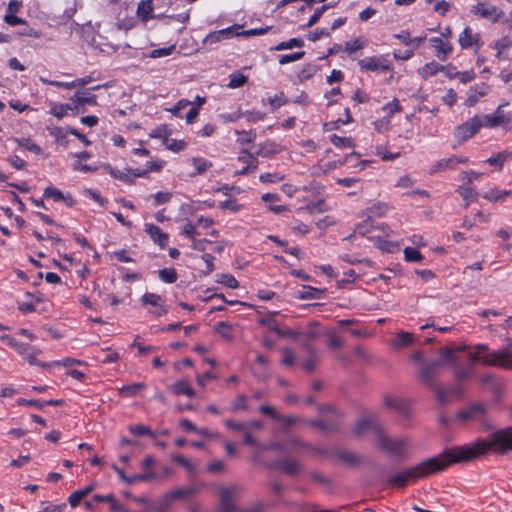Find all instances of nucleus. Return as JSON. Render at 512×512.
I'll return each mask as SVG.
<instances>
[{
  "label": "nucleus",
  "instance_id": "obj_18",
  "mask_svg": "<svg viewBox=\"0 0 512 512\" xmlns=\"http://www.w3.org/2000/svg\"><path fill=\"white\" fill-rule=\"evenodd\" d=\"M215 512H237L236 504L232 500V491L229 488H221L219 505Z\"/></svg>",
  "mask_w": 512,
  "mask_h": 512
},
{
  "label": "nucleus",
  "instance_id": "obj_22",
  "mask_svg": "<svg viewBox=\"0 0 512 512\" xmlns=\"http://www.w3.org/2000/svg\"><path fill=\"white\" fill-rule=\"evenodd\" d=\"M490 91V87L482 83L480 86L475 85L470 87L467 93V99L465 100V105L468 107H473L479 100L480 97L487 95Z\"/></svg>",
  "mask_w": 512,
  "mask_h": 512
},
{
  "label": "nucleus",
  "instance_id": "obj_31",
  "mask_svg": "<svg viewBox=\"0 0 512 512\" xmlns=\"http://www.w3.org/2000/svg\"><path fill=\"white\" fill-rule=\"evenodd\" d=\"M146 388L145 383L143 382H135L129 385H125L119 389V393L121 396L124 397H134L136 396L140 391L144 390Z\"/></svg>",
  "mask_w": 512,
  "mask_h": 512
},
{
  "label": "nucleus",
  "instance_id": "obj_54",
  "mask_svg": "<svg viewBox=\"0 0 512 512\" xmlns=\"http://www.w3.org/2000/svg\"><path fill=\"white\" fill-rule=\"evenodd\" d=\"M304 56H305V52L304 51H298V52H294V53H291V54L281 55L279 57L278 62H279L280 65H285V64H288V63H291V62L298 61V60L302 59Z\"/></svg>",
  "mask_w": 512,
  "mask_h": 512
},
{
  "label": "nucleus",
  "instance_id": "obj_60",
  "mask_svg": "<svg viewBox=\"0 0 512 512\" xmlns=\"http://www.w3.org/2000/svg\"><path fill=\"white\" fill-rule=\"evenodd\" d=\"M218 206L221 210H230L234 213L239 212L242 208V205L237 203L234 199L221 201Z\"/></svg>",
  "mask_w": 512,
  "mask_h": 512
},
{
  "label": "nucleus",
  "instance_id": "obj_7",
  "mask_svg": "<svg viewBox=\"0 0 512 512\" xmlns=\"http://www.w3.org/2000/svg\"><path fill=\"white\" fill-rule=\"evenodd\" d=\"M358 66L362 72L375 71H391L393 67L391 63L383 56H371L358 60Z\"/></svg>",
  "mask_w": 512,
  "mask_h": 512
},
{
  "label": "nucleus",
  "instance_id": "obj_42",
  "mask_svg": "<svg viewBox=\"0 0 512 512\" xmlns=\"http://www.w3.org/2000/svg\"><path fill=\"white\" fill-rule=\"evenodd\" d=\"M474 349L475 352L468 355L471 366L477 362L482 364L483 355L489 351V346L487 344H477Z\"/></svg>",
  "mask_w": 512,
  "mask_h": 512
},
{
  "label": "nucleus",
  "instance_id": "obj_41",
  "mask_svg": "<svg viewBox=\"0 0 512 512\" xmlns=\"http://www.w3.org/2000/svg\"><path fill=\"white\" fill-rule=\"evenodd\" d=\"M128 430L135 436H149L152 439H155L157 435L150 427L142 424L131 425L128 427Z\"/></svg>",
  "mask_w": 512,
  "mask_h": 512
},
{
  "label": "nucleus",
  "instance_id": "obj_51",
  "mask_svg": "<svg viewBox=\"0 0 512 512\" xmlns=\"http://www.w3.org/2000/svg\"><path fill=\"white\" fill-rule=\"evenodd\" d=\"M423 258V255L416 248L406 247L404 249V259L407 262H420Z\"/></svg>",
  "mask_w": 512,
  "mask_h": 512
},
{
  "label": "nucleus",
  "instance_id": "obj_45",
  "mask_svg": "<svg viewBox=\"0 0 512 512\" xmlns=\"http://www.w3.org/2000/svg\"><path fill=\"white\" fill-rule=\"evenodd\" d=\"M159 278L164 283L172 284L178 279L177 271L174 268H163L158 272Z\"/></svg>",
  "mask_w": 512,
  "mask_h": 512
},
{
  "label": "nucleus",
  "instance_id": "obj_48",
  "mask_svg": "<svg viewBox=\"0 0 512 512\" xmlns=\"http://www.w3.org/2000/svg\"><path fill=\"white\" fill-rule=\"evenodd\" d=\"M247 81H248L247 76H245L242 73L235 72L230 75V81H229L228 87L233 88V89L240 88V87L244 86L247 83Z\"/></svg>",
  "mask_w": 512,
  "mask_h": 512
},
{
  "label": "nucleus",
  "instance_id": "obj_26",
  "mask_svg": "<svg viewBox=\"0 0 512 512\" xmlns=\"http://www.w3.org/2000/svg\"><path fill=\"white\" fill-rule=\"evenodd\" d=\"M475 13L480 15L482 18L490 19L492 22H497L504 14V12L498 9L496 6L491 7H482L481 4H478L476 7Z\"/></svg>",
  "mask_w": 512,
  "mask_h": 512
},
{
  "label": "nucleus",
  "instance_id": "obj_4",
  "mask_svg": "<svg viewBox=\"0 0 512 512\" xmlns=\"http://www.w3.org/2000/svg\"><path fill=\"white\" fill-rule=\"evenodd\" d=\"M482 364L500 368H512V350L503 347L497 351H488L483 355Z\"/></svg>",
  "mask_w": 512,
  "mask_h": 512
},
{
  "label": "nucleus",
  "instance_id": "obj_56",
  "mask_svg": "<svg viewBox=\"0 0 512 512\" xmlns=\"http://www.w3.org/2000/svg\"><path fill=\"white\" fill-rule=\"evenodd\" d=\"M389 207L386 203L383 202H377L373 204L371 207L368 208V211L371 215L375 217H382L386 214Z\"/></svg>",
  "mask_w": 512,
  "mask_h": 512
},
{
  "label": "nucleus",
  "instance_id": "obj_8",
  "mask_svg": "<svg viewBox=\"0 0 512 512\" xmlns=\"http://www.w3.org/2000/svg\"><path fill=\"white\" fill-rule=\"evenodd\" d=\"M372 430L374 432L375 437L377 438V431L383 430L379 423V418L377 414L372 413L368 417L359 418L354 426L353 433L356 436L363 435L366 431Z\"/></svg>",
  "mask_w": 512,
  "mask_h": 512
},
{
  "label": "nucleus",
  "instance_id": "obj_28",
  "mask_svg": "<svg viewBox=\"0 0 512 512\" xmlns=\"http://www.w3.org/2000/svg\"><path fill=\"white\" fill-rule=\"evenodd\" d=\"M153 0H142L137 6V16L143 20L147 21L153 18Z\"/></svg>",
  "mask_w": 512,
  "mask_h": 512
},
{
  "label": "nucleus",
  "instance_id": "obj_57",
  "mask_svg": "<svg viewBox=\"0 0 512 512\" xmlns=\"http://www.w3.org/2000/svg\"><path fill=\"white\" fill-rule=\"evenodd\" d=\"M284 93L280 92L279 95H275L274 97H269L268 102L271 108V111H275L281 106L287 104L289 100L287 98H283Z\"/></svg>",
  "mask_w": 512,
  "mask_h": 512
},
{
  "label": "nucleus",
  "instance_id": "obj_50",
  "mask_svg": "<svg viewBox=\"0 0 512 512\" xmlns=\"http://www.w3.org/2000/svg\"><path fill=\"white\" fill-rule=\"evenodd\" d=\"M316 71V66L308 63L303 66L301 71L298 73L297 77L299 81L303 83L310 79L316 73Z\"/></svg>",
  "mask_w": 512,
  "mask_h": 512
},
{
  "label": "nucleus",
  "instance_id": "obj_38",
  "mask_svg": "<svg viewBox=\"0 0 512 512\" xmlns=\"http://www.w3.org/2000/svg\"><path fill=\"white\" fill-rule=\"evenodd\" d=\"M368 45L367 39L357 37L353 41L345 42L344 51L349 55L355 53L358 50L365 48Z\"/></svg>",
  "mask_w": 512,
  "mask_h": 512
},
{
  "label": "nucleus",
  "instance_id": "obj_9",
  "mask_svg": "<svg viewBox=\"0 0 512 512\" xmlns=\"http://www.w3.org/2000/svg\"><path fill=\"white\" fill-rule=\"evenodd\" d=\"M384 403L386 407L397 411L401 418L409 420L412 415L411 402L404 398H394L392 396H385Z\"/></svg>",
  "mask_w": 512,
  "mask_h": 512
},
{
  "label": "nucleus",
  "instance_id": "obj_30",
  "mask_svg": "<svg viewBox=\"0 0 512 512\" xmlns=\"http://www.w3.org/2000/svg\"><path fill=\"white\" fill-rule=\"evenodd\" d=\"M441 357L438 359H434L435 361H440V367H442L444 364H452L457 365V357L455 355V350L453 348L449 347H442L440 349Z\"/></svg>",
  "mask_w": 512,
  "mask_h": 512
},
{
  "label": "nucleus",
  "instance_id": "obj_6",
  "mask_svg": "<svg viewBox=\"0 0 512 512\" xmlns=\"http://www.w3.org/2000/svg\"><path fill=\"white\" fill-rule=\"evenodd\" d=\"M270 331L277 334L280 338H289L292 340L302 339L303 343H308L311 339L317 337V333L315 331L309 329H301V328H287L282 329L278 325H273L270 327Z\"/></svg>",
  "mask_w": 512,
  "mask_h": 512
},
{
  "label": "nucleus",
  "instance_id": "obj_35",
  "mask_svg": "<svg viewBox=\"0 0 512 512\" xmlns=\"http://www.w3.org/2000/svg\"><path fill=\"white\" fill-rule=\"evenodd\" d=\"M192 164L195 167V172L191 173V177L201 175L213 166L212 162L202 157H193Z\"/></svg>",
  "mask_w": 512,
  "mask_h": 512
},
{
  "label": "nucleus",
  "instance_id": "obj_59",
  "mask_svg": "<svg viewBox=\"0 0 512 512\" xmlns=\"http://www.w3.org/2000/svg\"><path fill=\"white\" fill-rule=\"evenodd\" d=\"M68 108H70L68 105L54 103L49 110V114L55 116L58 119H62L67 115Z\"/></svg>",
  "mask_w": 512,
  "mask_h": 512
},
{
  "label": "nucleus",
  "instance_id": "obj_52",
  "mask_svg": "<svg viewBox=\"0 0 512 512\" xmlns=\"http://www.w3.org/2000/svg\"><path fill=\"white\" fill-rule=\"evenodd\" d=\"M473 373V367L468 365L466 367H457L454 369V378L457 382H461L468 378Z\"/></svg>",
  "mask_w": 512,
  "mask_h": 512
},
{
  "label": "nucleus",
  "instance_id": "obj_39",
  "mask_svg": "<svg viewBox=\"0 0 512 512\" xmlns=\"http://www.w3.org/2000/svg\"><path fill=\"white\" fill-rule=\"evenodd\" d=\"M71 100L77 101L78 105H81V108H85V105L95 106L98 104L97 96L95 94H89L88 96H83L80 91H76L74 95L71 97Z\"/></svg>",
  "mask_w": 512,
  "mask_h": 512
},
{
  "label": "nucleus",
  "instance_id": "obj_25",
  "mask_svg": "<svg viewBox=\"0 0 512 512\" xmlns=\"http://www.w3.org/2000/svg\"><path fill=\"white\" fill-rule=\"evenodd\" d=\"M512 160V151L504 150L502 152H498L493 154L491 157L487 158L484 163H488L491 166L495 167L497 170H502L505 162Z\"/></svg>",
  "mask_w": 512,
  "mask_h": 512
},
{
  "label": "nucleus",
  "instance_id": "obj_20",
  "mask_svg": "<svg viewBox=\"0 0 512 512\" xmlns=\"http://www.w3.org/2000/svg\"><path fill=\"white\" fill-rule=\"evenodd\" d=\"M237 27H238L237 25H233L231 27H227V28L209 33L204 38V44L213 45V44H216L224 39L232 38L235 35L234 29Z\"/></svg>",
  "mask_w": 512,
  "mask_h": 512
},
{
  "label": "nucleus",
  "instance_id": "obj_63",
  "mask_svg": "<svg viewBox=\"0 0 512 512\" xmlns=\"http://www.w3.org/2000/svg\"><path fill=\"white\" fill-rule=\"evenodd\" d=\"M151 197L154 199V206H158L168 203L171 200L172 194L170 192L159 191Z\"/></svg>",
  "mask_w": 512,
  "mask_h": 512
},
{
  "label": "nucleus",
  "instance_id": "obj_19",
  "mask_svg": "<svg viewBox=\"0 0 512 512\" xmlns=\"http://www.w3.org/2000/svg\"><path fill=\"white\" fill-rule=\"evenodd\" d=\"M104 169L113 177L114 179L120 180L128 185L135 184V178L137 176L134 175V170L128 168L126 171H121L119 169L113 168L111 165L107 164L104 166Z\"/></svg>",
  "mask_w": 512,
  "mask_h": 512
},
{
  "label": "nucleus",
  "instance_id": "obj_5",
  "mask_svg": "<svg viewBox=\"0 0 512 512\" xmlns=\"http://www.w3.org/2000/svg\"><path fill=\"white\" fill-rule=\"evenodd\" d=\"M483 126V121L480 116L475 115L474 117L468 119L461 125H458L454 130V137L457 140L458 144H462L466 142L468 139L472 138Z\"/></svg>",
  "mask_w": 512,
  "mask_h": 512
},
{
  "label": "nucleus",
  "instance_id": "obj_47",
  "mask_svg": "<svg viewBox=\"0 0 512 512\" xmlns=\"http://www.w3.org/2000/svg\"><path fill=\"white\" fill-rule=\"evenodd\" d=\"M217 282L220 283V284H223L225 285L226 287L228 288H231V289H236L239 287V282L237 281V279L231 275V274H227V273H222V274H218L217 275Z\"/></svg>",
  "mask_w": 512,
  "mask_h": 512
},
{
  "label": "nucleus",
  "instance_id": "obj_55",
  "mask_svg": "<svg viewBox=\"0 0 512 512\" xmlns=\"http://www.w3.org/2000/svg\"><path fill=\"white\" fill-rule=\"evenodd\" d=\"M232 325L229 322L221 321L217 324L215 331L220 334L223 338L230 340Z\"/></svg>",
  "mask_w": 512,
  "mask_h": 512
},
{
  "label": "nucleus",
  "instance_id": "obj_14",
  "mask_svg": "<svg viewBox=\"0 0 512 512\" xmlns=\"http://www.w3.org/2000/svg\"><path fill=\"white\" fill-rule=\"evenodd\" d=\"M503 106L500 105L492 115H483V126L489 128H495L503 124H507L511 121V117L506 116L503 111Z\"/></svg>",
  "mask_w": 512,
  "mask_h": 512
},
{
  "label": "nucleus",
  "instance_id": "obj_61",
  "mask_svg": "<svg viewBox=\"0 0 512 512\" xmlns=\"http://www.w3.org/2000/svg\"><path fill=\"white\" fill-rule=\"evenodd\" d=\"M165 147L173 152H180L187 147V143L183 140L171 139L164 143Z\"/></svg>",
  "mask_w": 512,
  "mask_h": 512
},
{
  "label": "nucleus",
  "instance_id": "obj_49",
  "mask_svg": "<svg viewBox=\"0 0 512 512\" xmlns=\"http://www.w3.org/2000/svg\"><path fill=\"white\" fill-rule=\"evenodd\" d=\"M171 134V131L167 128L166 125H161L154 130L151 131L149 134L151 138H159L162 139V143L169 142V135Z\"/></svg>",
  "mask_w": 512,
  "mask_h": 512
},
{
  "label": "nucleus",
  "instance_id": "obj_16",
  "mask_svg": "<svg viewBox=\"0 0 512 512\" xmlns=\"http://www.w3.org/2000/svg\"><path fill=\"white\" fill-rule=\"evenodd\" d=\"M269 468H277L283 471L286 475L293 476L297 475L302 468L299 461L291 458H286L275 463L269 464Z\"/></svg>",
  "mask_w": 512,
  "mask_h": 512
},
{
  "label": "nucleus",
  "instance_id": "obj_2",
  "mask_svg": "<svg viewBox=\"0 0 512 512\" xmlns=\"http://www.w3.org/2000/svg\"><path fill=\"white\" fill-rule=\"evenodd\" d=\"M377 442L379 448L391 456L405 458L407 455L408 442L404 438H391L384 430H378Z\"/></svg>",
  "mask_w": 512,
  "mask_h": 512
},
{
  "label": "nucleus",
  "instance_id": "obj_32",
  "mask_svg": "<svg viewBox=\"0 0 512 512\" xmlns=\"http://www.w3.org/2000/svg\"><path fill=\"white\" fill-rule=\"evenodd\" d=\"M304 291L297 296L300 300L320 299L325 293V289H319L308 285H303Z\"/></svg>",
  "mask_w": 512,
  "mask_h": 512
},
{
  "label": "nucleus",
  "instance_id": "obj_21",
  "mask_svg": "<svg viewBox=\"0 0 512 512\" xmlns=\"http://www.w3.org/2000/svg\"><path fill=\"white\" fill-rule=\"evenodd\" d=\"M283 150L284 148L275 141L266 140L258 144V150L256 152V155L264 158H269L282 152Z\"/></svg>",
  "mask_w": 512,
  "mask_h": 512
},
{
  "label": "nucleus",
  "instance_id": "obj_27",
  "mask_svg": "<svg viewBox=\"0 0 512 512\" xmlns=\"http://www.w3.org/2000/svg\"><path fill=\"white\" fill-rule=\"evenodd\" d=\"M455 169V160H453V157L449 158H443L438 161H436L429 170L430 175L437 174L439 172H443L446 170H453Z\"/></svg>",
  "mask_w": 512,
  "mask_h": 512
},
{
  "label": "nucleus",
  "instance_id": "obj_64",
  "mask_svg": "<svg viewBox=\"0 0 512 512\" xmlns=\"http://www.w3.org/2000/svg\"><path fill=\"white\" fill-rule=\"evenodd\" d=\"M383 110L388 113V119L392 117L395 113L401 111V105L399 101L395 98L391 102L384 105Z\"/></svg>",
  "mask_w": 512,
  "mask_h": 512
},
{
  "label": "nucleus",
  "instance_id": "obj_1",
  "mask_svg": "<svg viewBox=\"0 0 512 512\" xmlns=\"http://www.w3.org/2000/svg\"><path fill=\"white\" fill-rule=\"evenodd\" d=\"M490 450L501 455L512 451V426L495 431L490 441L480 439L468 445L445 449L440 454L427 458L415 466L395 472L386 480V486L403 489L409 481L427 478L455 463L472 461Z\"/></svg>",
  "mask_w": 512,
  "mask_h": 512
},
{
  "label": "nucleus",
  "instance_id": "obj_13",
  "mask_svg": "<svg viewBox=\"0 0 512 512\" xmlns=\"http://www.w3.org/2000/svg\"><path fill=\"white\" fill-rule=\"evenodd\" d=\"M196 493V489L194 487L187 488H179L175 490H171L165 494L162 499L161 506L162 508H167L171 505V503L175 500L186 499L189 496H192Z\"/></svg>",
  "mask_w": 512,
  "mask_h": 512
},
{
  "label": "nucleus",
  "instance_id": "obj_33",
  "mask_svg": "<svg viewBox=\"0 0 512 512\" xmlns=\"http://www.w3.org/2000/svg\"><path fill=\"white\" fill-rule=\"evenodd\" d=\"M172 390L176 395H186L190 398L195 396V391L190 387L187 380H180L173 384Z\"/></svg>",
  "mask_w": 512,
  "mask_h": 512
},
{
  "label": "nucleus",
  "instance_id": "obj_17",
  "mask_svg": "<svg viewBox=\"0 0 512 512\" xmlns=\"http://www.w3.org/2000/svg\"><path fill=\"white\" fill-rule=\"evenodd\" d=\"M330 455L336 456L339 460L350 466H357L364 462L363 457L358 454L340 448L330 450Z\"/></svg>",
  "mask_w": 512,
  "mask_h": 512
},
{
  "label": "nucleus",
  "instance_id": "obj_29",
  "mask_svg": "<svg viewBox=\"0 0 512 512\" xmlns=\"http://www.w3.org/2000/svg\"><path fill=\"white\" fill-rule=\"evenodd\" d=\"M446 67L437 63L436 61H431L426 63L422 68L418 70V73L423 79H428L429 77L435 75L440 71H444Z\"/></svg>",
  "mask_w": 512,
  "mask_h": 512
},
{
  "label": "nucleus",
  "instance_id": "obj_15",
  "mask_svg": "<svg viewBox=\"0 0 512 512\" xmlns=\"http://www.w3.org/2000/svg\"><path fill=\"white\" fill-rule=\"evenodd\" d=\"M144 231L150 236L153 242L161 249H165L168 243L169 236L163 232L161 228L153 223H146L144 225Z\"/></svg>",
  "mask_w": 512,
  "mask_h": 512
},
{
  "label": "nucleus",
  "instance_id": "obj_12",
  "mask_svg": "<svg viewBox=\"0 0 512 512\" xmlns=\"http://www.w3.org/2000/svg\"><path fill=\"white\" fill-rule=\"evenodd\" d=\"M143 306H153L154 310L150 311L156 317L164 316L168 313V308L162 304V296L156 293L146 292L140 299Z\"/></svg>",
  "mask_w": 512,
  "mask_h": 512
},
{
  "label": "nucleus",
  "instance_id": "obj_24",
  "mask_svg": "<svg viewBox=\"0 0 512 512\" xmlns=\"http://www.w3.org/2000/svg\"><path fill=\"white\" fill-rule=\"evenodd\" d=\"M480 35L475 34L472 35V30L470 27H465L462 33L459 35L458 43L462 49L471 48L474 44L479 48Z\"/></svg>",
  "mask_w": 512,
  "mask_h": 512
},
{
  "label": "nucleus",
  "instance_id": "obj_3",
  "mask_svg": "<svg viewBox=\"0 0 512 512\" xmlns=\"http://www.w3.org/2000/svg\"><path fill=\"white\" fill-rule=\"evenodd\" d=\"M319 410L321 412H330L331 416L326 420H311L310 425L321 430L322 432H338L341 427V413L329 405L320 406Z\"/></svg>",
  "mask_w": 512,
  "mask_h": 512
},
{
  "label": "nucleus",
  "instance_id": "obj_58",
  "mask_svg": "<svg viewBox=\"0 0 512 512\" xmlns=\"http://www.w3.org/2000/svg\"><path fill=\"white\" fill-rule=\"evenodd\" d=\"M329 8L330 5H322L318 7L313 13V15L309 18L308 22L303 27H312L313 25H315L319 21L323 13L327 11Z\"/></svg>",
  "mask_w": 512,
  "mask_h": 512
},
{
  "label": "nucleus",
  "instance_id": "obj_11",
  "mask_svg": "<svg viewBox=\"0 0 512 512\" xmlns=\"http://www.w3.org/2000/svg\"><path fill=\"white\" fill-rule=\"evenodd\" d=\"M486 413L485 405L481 403H476L468 406L460 410L457 413V419L460 422H468V421H480L484 418Z\"/></svg>",
  "mask_w": 512,
  "mask_h": 512
},
{
  "label": "nucleus",
  "instance_id": "obj_46",
  "mask_svg": "<svg viewBox=\"0 0 512 512\" xmlns=\"http://www.w3.org/2000/svg\"><path fill=\"white\" fill-rule=\"evenodd\" d=\"M43 198L52 199L54 202H61L64 199V194L60 189L48 186L44 189Z\"/></svg>",
  "mask_w": 512,
  "mask_h": 512
},
{
  "label": "nucleus",
  "instance_id": "obj_23",
  "mask_svg": "<svg viewBox=\"0 0 512 512\" xmlns=\"http://www.w3.org/2000/svg\"><path fill=\"white\" fill-rule=\"evenodd\" d=\"M429 43L437 49L436 57L441 61L447 60L449 54L453 51V46L448 42H444L441 37H432L429 39Z\"/></svg>",
  "mask_w": 512,
  "mask_h": 512
},
{
  "label": "nucleus",
  "instance_id": "obj_53",
  "mask_svg": "<svg viewBox=\"0 0 512 512\" xmlns=\"http://www.w3.org/2000/svg\"><path fill=\"white\" fill-rule=\"evenodd\" d=\"M310 478L315 481L316 483L322 485L323 487L327 488L328 490L332 489L333 482L323 474L319 472H310L309 474Z\"/></svg>",
  "mask_w": 512,
  "mask_h": 512
},
{
  "label": "nucleus",
  "instance_id": "obj_37",
  "mask_svg": "<svg viewBox=\"0 0 512 512\" xmlns=\"http://www.w3.org/2000/svg\"><path fill=\"white\" fill-rule=\"evenodd\" d=\"M303 346L306 347L307 349V352H308V357L307 359L303 362V367L307 370V371H313L316 367V364H317V360H318V356H317V352L315 351V349H313L309 342L308 343H303Z\"/></svg>",
  "mask_w": 512,
  "mask_h": 512
},
{
  "label": "nucleus",
  "instance_id": "obj_62",
  "mask_svg": "<svg viewBox=\"0 0 512 512\" xmlns=\"http://www.w3.org/2000/svg\"><path fill=\"white\" fill-rule=\"evenodd\" d=\"M512 45V40L508 36H504L495 42L494 48L497 50V57H500L502 51Z\"/></svg>",
  "mask_w": 512,
  "mask_h": 512
},
{
  "label": "nucleus",
  "instance_id": "obj_44",
  "mask_svg": "<svg viewBox=\"0 0 512 512\" xmlns=\"http://www.w3.org/2000/svg\"><path fill=\"white\" fill-rule=\"evenodd\" d=\"M303 46H304V41L301 38H291L287 41H282V42L278 43L272 49L276 50V51H282V50H286V49H292L294 47L301 48Z\"/></svg>",
  "mask_w": 512,
  "mask_h": 512
},
{
  "label": "nucleus",
  "instance_id": "obj_40",
  "mask_svg": "<svg viewBox=\"0 0 512 512\" xmlns=\"http://www.w3.org/2000/svg\"><path fill=\"white\" fill-rule=\"evenodd\" d=\"M457 192L466 201L465 208L468 207L469 202L476 201L478 198L477 191L471 186H459Z\"/></svg>",
  "mask_w": 512,
  "mask_h": 512
},
{
  "label": "nucleus",
  "instance_id": "obj_36",
  "mask_svg": "<svg viewBox=\"0 0 512 512\" xmlns=\"http://www.w3.org/2000/svg\"><path fill=\"white\" fill-rule=\"evenodd\" d=\"M163 165H164V161H150V162H147L146 169H144V170L135 169L134 170V175L138 176V177H141V178H145V177L148 176V174L150 172H159V171H161V169L163 168Z\"/></svg>",
  "mask_w": 512,
  "mask_h": 512
},
{
  "label": "nucleus",
  "instance_id": "obj_43",
  "mask_svg": "<svg viewBox=\"0 0 512 512\" xmlns=\"http://www.w3.org/2000/svg\"><path fill=\"white\" fill-rule=\"evenodd\" d=\"M331 143L338 148H353L354 140L351 137H341L336 134L330 136Z\"/></svg>",
  "mask_w": 512,
  "mask_h": 512
},
{
  "label": "nucleus",
  "instance_id": "obj_10",
  "mask_svg": "<svg viewBox=\"0 0 512 512\" xmlns=\"http://www.w3.org/2000/svg\"><path fill=\"white\" fill-rule=\"evenodd\" d=\"M440 361L431 360L425 362L419 369V378L429 388L436 385L435 376L440 369Z\"/></svg>",
  "mask_w": 512,
  "mask_h": 512
},
{
  "label": "nucleus",
  "instance_id": "obj_34",
  "mask_svg": "<svg viewBox=\"0 0 512 512\" xmlns=\"http://www.w3.org/2000/svg\"><path fill=\"white\" fill-rule=\"evenodd\" d=\"M14 141L18 144L19 147L36 155H40L42 153V148L30 138H14Z\"/></svg>",
  "mask_w": 512,
  "mask_h": 512
}]
</instances>
